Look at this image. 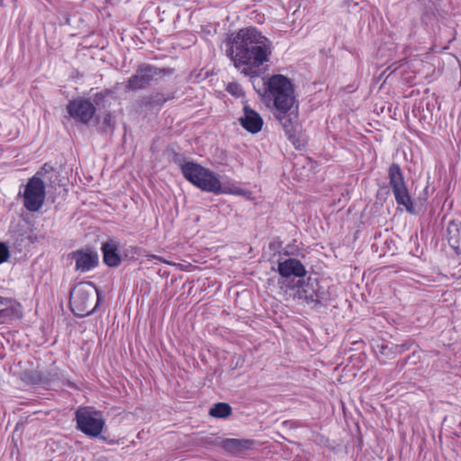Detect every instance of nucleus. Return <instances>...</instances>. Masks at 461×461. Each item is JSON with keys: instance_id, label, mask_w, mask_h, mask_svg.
I'll list each match as a JSON object with an SVG mask.
<instances>
[{"instance_id": "obj_1", "label": "nucleus", "mask_w": 461, "mask_h": 461, "mask_svg": "<svg viewBox=\"0 0 461 461\" xmlns=\"http://www.w3.org/2000/svg\"><path fill=\"white\" fill-rule=\"evenodd\" d=\"M226 44L227 56L234 67L249 77H258V68L269 61L273 51L272 41L255 27L239 30Z\"/></svg>"}, {"instance_id": "obj_2", "label": "nucleus", "mask_w": 461, "mask_h": 461, "mask_svg": "<svg viewBox=\"0 0 461 461\" xmlns=\"http://www.w3.org/2000/svg\"><path fill=\"white\" fill-rule=\"evenodd\" d=\"M267 97L273 101V115L279 122L290 141L297 140L298 105L294 86L283 75H274L267 81Z\"/></svg>"}, {"instance_id": "obj_3", "label": "nucleus", "mask_w": 461, "mask_h": 461, "mask_svg": "<svg viewBox=\"0 0 461 461\" xmlns=\"http://www.w3.org/2000/svg\"><path fill=\"white\" fill-rule=\"evenodd\" d=\"M184 177L203 192L220 194L227 193L221 186L220 176L208 168L194 162H188L183 167Z\"/></svg>"}, {"instance_id": "obj_4", "label": "nucleus", "mask_w": 461, "mask_h": 461, "mask_svg": "<svg viewBox=\"0 0 461 461\" xmlns=\"http://www.w3.org/2000/svg\"><path fill=\"white\" fill-rule=\"evenodd\" d=\"M99 292L92 282L80 283L70 293L69 306L72 312L79 317L88 316L94 312L97 303H94L95 296Z\"/></svg>"}, {"instance_id": "obj_5", "label": "nucleus", "mask_w": 461, "mask_h": 461, "mask_svg": "<svg viewBox=\"0 0 461 461\" xmlns=\"http://www.w3.org/2000/svg\"><path fill=\"white\" fill-rule=\"evenodd\" d=\"M76 428L89 438H97L103 432L105 420L103 412L92 406H80L75 412Z\"/></svg>"}, {"instance_id": "obj_6", "label": "nucleus", "mask_w": 461, "mask_h": 461, "mask_svg": "<svg viewBox=\"0 0 461 461\" xmlns=\"http://www.w3.org/2000/svg\"><path fill=\"white\" fill-rule=\"evenodd\" d=\"M108 95V93H97L94 102L89 98L79 97L71 100L67 104V111L69 116L76 122L88 124L96 113V105Z\"/></svg>"}, {"instance_id": "obj_7", "label": "nucleus", "mask_w": 461, "mask_h": 461, "mask_svg": "<svg viewBox=\"0 0 461 461\" xmlns=\"http://www.w3.org/2000/svg\"><path fill=\"white\" fill-rule=\"evenodd\" d=\"M19 195H22L26 210L32 212H38L45 201V184L42 179L34 176L28 180L23 193L20 192Z\"/></svg>"}, {"instance_id": "obj_8", "label": "nucleus", "mask_w": 461, "mask_h": 461, "mask_svg": "<svg viewBox=\"0 0 461 461\" xmlns=\"http://www.w3.org/2000/svg\"><path fill=\"white\" fill-rule=\"evenodd\" d=\"M389 183L398 204L411 212L412 202L406 187L404 178L398 164H392L388 169Z\"/></svg>"}, {"instance_id": "obj_9", "label": "nucleus", "mask_w": 461, "mask_h": 461, "mask_svg": "<svg viewBox=\"0 0 461 461\" xmlns=\"http://www.w3.org/2000/svg\"><path fill=\"white\" fill-rule=\"evenodd\" d=\"M156 75V68L150 65H141L137 69L136 74L128 79L126 88L128 90H139L146 88L150 85Z\"/></svg>"}, {"instance_id": "obj_10", "label": "nucleus", "mask_w": 461, "mask_h": 461, "mask_svg": "<svg viewBox=\"0 0 461 461\" xmlns=\"http://www.w3.org/2000/svg\"><path fill=\"white\" fill-rule=\"evenodd\" d=\"M72 258L76 263V270L87 272L98 265V254L95 251L77 250L73 252Z\"/></svg>"}, {"instance_id": "obj_11", "label": "nucleus", "mask_w": 461, "mask_h": 461, "mask_svg": "<svg viewBox=\"0 0 461 461\" xmlns=\"http://www.w3.org/2000/svg\"><path fill=\"white\" fill-rule=\"evenodd\" d=\"M255 441L245 438H225L221 441V447L233 456H240L254 447Z\"/></svg>"}, {"instance_id": "obj_12", "label": "nucleus", "mask_w": 461, "mask_h": 461, "mask_svg": "<svg viewBox=\"0 0 461 461\" xmlns=\"http://www.w3.org/2000/svg\"><path fill=\"white\" fill-rule=\"evenodd\" d=\"M278 273L283 277H303L306 275V270L300 260L291 258L278 263Z\"/></svg>"}, {"instance_id": "obj_13", "label": "nucleus", "mask_w": 461, "mask_h": 461, "mask_svg": "<svg viewBox=\"0 0 461 461\" xmlns=\"http://www.w3.org/2000/svg\"><path fill=\"white\" fill-rule=\"evenodd\" d=\"M240 122L242 127L251 133H258L263 126L261 116L247 105L244 107V115L240 117Z\"/></svg>"}, {"instance_id": "obj_14", "label": "nucleus", "mask_w": 461, "mask_h": 461, "mask_svg": "<svg viewBox=\"0 0 461 461\" xmlns=\"http://www.w3.org/2000/svg\"><path fill=\"white\" fill-rule=\"evenodd\" d=\"M104 263L111 267L121 264V257L118 253V245L114 240H109L102 244Z\"/></svg>"}, {"instance_id": "obj_15", "label": "nucleus", "mask_w": 461, "mask_h": 461, "mask_svg": "<svg viewBox=\"0 0 461 461\" xmlns=\"http://www.w3.org/2000/svg\"><path fill=\"white\" fill-rule=\"evenodd\" d=\"M460 228L461 221L451 220L447 227V239L449 246L456 251L459 249L460 244Z\"/></svg>"}, {"instance_id": "obj_16", "label": "nucleus", "mask_w": 461, "mask_h": 461, "mask_svg": "<svg viewBox=\"0 0 461 461\" xmlns=\"http://www.w3.org/2000/svg\"><path fill=\"white\" fill-rule=\"evenodd\" d=\"M169 98L166 97L161 93H156L152 94L150 95L145 96L141 100L142 105L149 107V108H154L157 106H161L164 104Z\"/></svg>"}, {"instance_id": "obj_17", "label": "nucleus", "mask_w": 461, "mask_h": 461, "mask_svg": "<svg viewBox=\"0 0 461 461\" xmlns=\"http://www.w3.org/2000/svg\"><path fill=\"white\" fill-rule=\"evenodd\" d=\"M209 414L214 418H227L231 414V407L228 403L219 402L210 409Z\"/></svg>"}, {"instance_id": "obj_18", "label": "nucleus", "mask_w": 461, "mask_h": 461, "mask_svg": "<svg viewBox=\"0 0 461 461\" xmlns=\"http://www.w3.org/2000/svg\"><path fill=\"white\" fill-rule=\"evenodd\" d=\"M227 91L233 96L240 97L243 95L242 87L240 84L232 82L227 86Z\"/></svg>"}, {"instance_id": "obj_19", "label": "nucleus", "mask_w": 461, "mask_h": 461, "mask_svg": "<svg viewBox=\"0 0 461 461\" xmlns=\"http://www.w3.org/2000/svg\"><path fill=\"white\" fill-rule=\"evenodd\" d=\"M25 380L32 384H41L44 382L42 375L40 373L25 374Z\"/></svg>"}, {"instance_id": "obj_20", "label": "nucleus", "mask_w": 461, "mask_h": 461, "mask_svg": "<svg viewBox=\"0 0 461 461\" xmlns=\"http://www.w3.org/2000/svg\"><path fill=\"white\" fill-rule=\"evenodd\" d=\"M9 257L10 252L8 247L4 243H0V264L7 261Z\"/></svg>"}, {"instance_id": "obj_21", "label": "nucleus", "mask_w": 461, "mask_h": 461, "mask_svg": "<svg viewBox=\"0 0 461 461\" xmlns=\"http://www.w3.org/2000/svg\"><path fill=\"white\" fill-rule=\"evenodd\" d=\"M174 162L180 167L181 172L183 173L184 165H187L189 161H185V158L184 156L176 154L174 158Z\"/></svg>"}, {"instance_id": "obj_22", "label": "nucleus", "mask_w": 461, "mask_h": 461, "mask_svg": "<svg viewBox=\"0 0 461 461\" xmlns=\"http://www.w3.org/2000/svg\"><path fill=\"white\" fill-rule=\"evenodd\" d=\"M111 122H112V115H111V113L105 114V116L104 117V121H103L104 125H105L106 127H110L111 126Z\"/></svg>"}, {"instance_id": "obj_23", "label": "nucleus", "mask_w": 461, "mask_h": 461, "mask_svg": "<svg viewBox=\"0 0 461 461\" xmlns=\"http://www.w3.org/2000/svg\"><path fill=\"white\" fill-rule=\"evenodd\" d=\"M6 302H7L6 298L0 296V304H5Z\"/></svg>"}, {"instance_id": "obj_24", "label": "nucleus", "mask_w": 461, "mask_h": 461, "mask_svg": "<svg viewBox=\"0 0 461 461\" xmlns=\"http://www.w3.org/2000/svg\"><path fill=\"white\" fill-rule=\"evenodd\" d=\"M148 257L149 258H152L157 259V260H159V261H162V259L159 257L155 256V255H149Z\"/></svg>"}, {"instance_id": "obj_25", "label": "nucleus", "mask_w": 461, "mask_h": 461, "mask_svg": "<svg viewBox=\"0 0 461 461\" xmlns=\"http://www.w3.org/2000/svg\"><path fill=\"white\" fill-rule=\"evenodd\" d=\"M6 314V310H0V318Z\"/></svg>"}, {"instance_id": "obj_26", "label": "nucleus", "mask_w": 461, "mask_h": 461, "mask_svg": "<svg viewBox=\"0 0 461 461\" xmlns=\"http://www.w3.org/2000/svg\"><path fill=\"white\" fill-rule=\"evenodd\" d=\"M240 361L243 362V360L241 359V357H238V361H237V363H236L235 367H237V366H238V365H239Z\"/></svg>"}]
</instances>
